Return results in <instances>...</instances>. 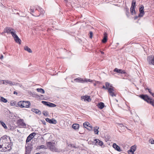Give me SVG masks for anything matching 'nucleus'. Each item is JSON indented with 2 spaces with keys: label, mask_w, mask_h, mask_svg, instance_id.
I'll list each match as a JSON object with an SVG mask.
<instances>
[{
  "label": "nucleus",
  "mask_w": 154,
  "mask_h": 154,
  "mask_svg": "<svg viewBox=\"0 0 154 154\" xmlns=\"http://www.w3.org/2000/svg\"><path fill=\"white\" fill-rule=\"evenodd\" d=\"M12 143L9 137L7 135L2 136L0 139V151L6 152L10 150Z\"/></svg>",
  "instance_id": "obj_1"
},
{
  "label": "nucleus",
  "mask_w": 154,
  "mask_h": 154,
  "mask_svg": "<svg viewBox=\"0 0 154 154\" xmlns=\"http://www.w3.org/2000/svg\"><path fill=\"white\" fill-rule=\"evenodd\" d=\"M139 97L154 107V100L149 98L147 95H140Z\"/></svg>",
  "instance_id": "obj_2"
},
{
  "label": "nucleus",
  "mask_w": 154,
  "mask_h": 154,
  "mask_svg": "<svg viewBox=\"0 0 154 154\" xmlns=\"http://www.w3.org/2000/svg\"><path fill=\"white\" fill-rule=\"evenodd\" d=\"M17 105L22 108H29L31 104L29 101H20L18 103Z\"/></svg>",
  "instance_id": "obj_3"
},
{
  "label": "nucleus",
  "mask_w": 154,
  "mask_h": 154,
  "mask_svg": "<svg viewBox=\"0 0 154 154\" xmlns=\"http://www.w3.org/2000/svg\"><path fill=\"white\" fill-rule=\"evenodd\" d=\"M47 146L48 148L51 151L57 152L58 149L56 147L55 143L51 142H49L46 143Z\"/></svg>",
  "instance_id": "obj_4"
},
{
  "label": "nucleus",
  "mask_w": 154,
  "mask_h": 154,
  "mask_svg": "<svg viewBox=\"0 0 154 154\" xmlns=\"http://www.w3.org/2000/svg\"><path fill=\"white\" fill-rule=\"evenodd\" d=\"M35 13L34 14H32V15L35 17H38L41 14H43L45 13V11L42 8L37 6L36 7L35 11Z\"/></svg>",
  "instance_id": "obj_5"
},
{
  "label": "nucleus",
  "mask_w": 154,
  "mask_h": 154,
  "mask_svg": "<svg viewBox=\"0 0 154 154\" xmlns=\"http://www.w3.org/2000/svg\"><path fill=\"white\" fill-rule=\"evenodd\" d=\"M108 92L110 96L113 97H116L117 92L116 90L114 87L110 85L109 88H108Z\"/></svg>",
  "instance_id": "obj_6"
},
{
  "label": "nucleus",
  "mask_w": 154,
  "mask_h": 154,
  "mask_svg": "<svg viewBox=\"0 0 154 154\" xmlns=\"http://www.w3.org/2000/svg\"><path fill=\"white\" fill-rule=\"evenodd\" d=\"M17 124L20 128H25L26 127V125L22 119L18 120L17 121Z\"/></svg>",
  "instance_id": "obj_7"
},
{
  "label": "nucleus",
  "mask_w": 154,
  "mask_h": 154,
  "mask_svg": "<svg viewBox=\"0 0 154 154\" xmlns=\"http://www.w3.org/2000/svg\"><path fill=\"white\" fill-rule=\"evenodd\" d=\"M83 125L85 128L90 131L92 129L93 127L88 122H85L83 123Z\"/></svg>",
  "instance_id": "obj_8"
},
{
  "label": "nucleus",
  "mask_w": 154,
  "mask_h": 154,
  "mask_svg": "<svg viewBox=\"0 0 154 154\" xmlns=\"http://www.w3.org/2000/svg\"><path fill=\"white\" fill-rule=\"evenodd\" d=\"M147 60L150 64L154 65V56H149L147 58Z\"/></svg>",
  "instance_id": "obj_9"
},
{
  "label": "nucleus",
  "mask_w": 154,
  "mask_h": 154,
  "mask_svg": "<svg viewBox=\"0 0 154 154\" xmlns=\"http://www.w3.org/2000/svg\"><path fill=\"white\" fill-rule=\"evenodd\" d=\"M42 103L44 105L48 106L49 107H54L56 106V105L55 104L49 102H47L45 101H42Z\"/></svg>",
  "instance_id": "obj_10"
},
{
  "label": "nucleus",
  "mask_w": 154,
  "mask_h": 154,
  "mask_svg": "<svg viewBox=\"0 0 154 154\" xmlns=\"http://www.w3.org/2000/svg\"><path fill=\"white\" fill-rule=\"evenodd\" d=\"M36 133L35 132H33L29 135L27 137V139L26 140V143H28L34 137Z\"/></svg>",
  "instance_id": "obj_11"
},
{
  "label": "nucleus",
  "mask_w": 154,
  "mask_h": 154,
  "mask_svg": "<svg viewBox=\"0 0 154 154\" xmlns=\"http://www.w3.org/2000/svg\"><path fill=\"white\" fill-rule=\"evenodd\" d=\"M144 7L143 5H141L140 7L139 11L140 13L139 15V16L140 17H143L144 14V12L143 11Z\"/></svg>",
  "instance_id": "obj_12"
},
{
  "label": "nucleus",
  "mask_w": 154,
  "mask_h": 154,
  "mask_svg": "<svg viewBox=\"0 0 154 154\" xmlns=\"http://www.w3.org/2000/svg\"><path fill=\"white\" fill-rule=\"evenodd\" d=\"M114 72H116L118 73L121 74H125L126 72L124 70H122V69H119L117 68H116L113 70Z\"/></svg>",
  "instance_id": "obj_13"
},
{
  "label": "nucleus",
  "mask_w": 154,
  "mask_h": 154,
  "mask_svg": "<svg viewBox=\"0 0 154 154\" xmlns=\"http://www.w3.org/2000/svg\"><path fill=\"white\" fill-rule=\"evenodd\" d=\"M94 141L95 142L96 145H97L102 146L103 145V142L98 139H94Z\"/></svg>",
  "instance_id": "obj_14"
},
{
  "label": "nucleus",
  "mask_w": 154,
  "mask_h": 154,
  "mask_svg": "<svg viewBox=\"0 0 154 154\" xmlns=\"http://www.w3.org/2000/svg\"><path fill=\"white\" fill-rule=\"evenodd\" d=\"M45 120L46 122L51 124H56L57 122L56 120L54 119H50L47 118L45 119Z\"/></svg>",
  "instance_id": "obj_15"
},
{
  "label": "nucleus",
  "mask_w": 154,
  "mask_h": 154,
  "mask_svg": "<svg viewBox=\"0 0 154 154\" xmlns=\"http://www.w3.org/2000/svg\"><path fill=\"white\" fill-rule=\"evenodd\" d=\"M13 29L11 27H6L4 29V32L7 33L8 34H10Z\"/></svg>",
  "instance_id": "obj_16"
},
{
  "label": "nucleus",
  "mask_w": 154,
  "mask_h": 154,
  "mask_svg": "<svg viewBox=\"0 0 154 154\" xmlns=\"http://www.w3.org/2000/svg\"><path fill=\"white\" fill-rule=\"evenodd\" d=\"M81 98L82 99H84L85 101H87L88 102H90L91 100L90 97L88 96H82L81 97Z\"/></svg>",
  "instance_id": "obj_17"
},
{
  "label": "nucleus",
  "mask_w": 154,
  "mask_h": 154,
  "mask_svg": "<svg viewBox=\"0 0 154 154\" xmlns=\"http://www.w3.org/2000/svg\"><path fill=\"white\" fill-rule=\"evenodd\" d=\"M112 146L115 149L119 152L122 151V150L120 149V147L117 145L116 143H114L113 144Z\"/></svg>",
  "instance_id": "obj_18"
},
{
  "label": "nucleus",
  "mask_w": 154,
  "mask_h": 154,
  "mask_svg": "<svg viewBox=\"0 0 154 154\" xmlns=\"http://www.w3.org/2000/svg\"><path fill=\"white\" fill-rule=\"evenodd\" d=\"M74 81L77 82L83 83L84 82V79H82L81 78L79 77L74 79Z\"/></svg>",
  "instance_id": "obj_19"
},
{
  "label": "nucleus",
  "mask_w": 154,
  "mask_h": 154,
  "mask_svg": "<svg viewBox=\"0 0 154 154\" xmlns=\"http://www.w3.org/2000/svg\"><path fill=\"white\" fill-rule=\"evenodd\" d=\"M14 39L15 41L16 42V43H18L19 44H21V40L18 37L17 35L15 37H14Z\"/></svg>",
  "instance_id": "obj_20"
},
{
  "label": "nucleus",
  "mask_w": 154,
  "mask_h": 154,
  "mask_svg": "<svg viewBox=\"0 0 154 154\" xmlns=\"http://www.w3.org/2000/svg\"><path fill=\"white\" fill-rule=\"evenodd\" d=\"M97 106L100 109H102L105 106L103 103L100 102L98 104Z\"/></svg>",
  "instance_id": "obj_21"
},
{
  "label": "nucleus",
  "mask_w": 154,
  "mask_h": 154,
  "mask_svg": "<svg viewBox=\"0 0 154 154\" xmlns=\"http://www.w3.org/2000/svg\"><path fill=\"white\" fill-rule=\"evenodd\" d=\"M107 34L106 33H105L104 34L103 38L102 40L103 43H105L107 42Z\"/></svg>",
  "instance_id": "obj_22"
},
{
  "label": "nucleus",
  "mask_w": 154,
  "mask_h": 154,
  "mask_svg": "<svg viewBox=\"0 0 154 154\" xmlns=\"http://www.w3.org/2000/svg\"><path fill=\"white\" fill-rule=\"evenodd\" d=\"M72 128L75 130H78L79 127V124H74L72 125Z\"/></svg>",
  "instance_id": "obj_23"
},
{
  "label": "nucleus",
  "mask_w": 154,
  "mask_h": 154,
  "mask_svg": "<svg viewBox=\"0 0 154 154\" xmlns=\"http://www.w3.org/2000/svg\"><path fill=\"white\" fill-rule=\"evenodd\" d=\"M110 85H111L110 84V83L108 82H106L105 83L106 86H103L102 87V88L105 89H107L108 90V88H109Z\"/></svg>",
  "instance_id": "obj_24"
},
{
  "label": "nucleus",
  "mask_w": 154,
  "mask_h": 154,
  "mask_svg": "<svg viewBox=\"0 0 154 154\" xmlns=\"http://www.w3.org/2000/svg\"><path fill=\"white\" fill-rule=\"evenodd\" d=\"M3 84L6 83L9 84L10 85H13V82L11 81H8V80H3Z\"/></svg>",
  "instance_id": "obj_25"
},
{
  "label": "nucleus",
  "mask_w": 154,
  "mask_h": 154,
  "mask_svg": "<svg viewBox=\"0 0 154 154\" xmlns=\"http://www.w3.org/2000/svg\"><path fill=\"white\" fill-rule=\"evenodd\" d=\"M32 111L33 112L38 114H40L41 113V112L38 109H32Z\"/></svg>",
  "instance_id": "obj_26"
},
{
  "label": "nucleus",
  "mask_w": 154,
  "mask_h": 154,
  "mask_svg": "<svg viewBox=\"0 0 154 154\" xmlns=\"http://www.w3.org/2000/svg\"><path fill=\"white\" fill-rule=\"evenodd\" d=\"M99 127L97 126H95L94 127V131L95 134H98V129H99Z\"/></svg>",
  "instance_id": "obj_27"
},
{
  "label": "nucleus",
  "mask_w": 154,
  "mask_h": 154,
  "mask_svg": "<svg viewBox=\"0 0 154 154\" xmlns=\"http://www.w3.org/2000/svg\"><path fill=\"white\" fill-rule=\"evenodd\" d=\"M24 48L25 51H27L29 53H32V51L31 50L30 48H29L27 46H25L24 47Z\"/></svg>",
  "instance_id": "obj_28"
},
{
  "label": "nucleus",
  "mask_w": 154,
  "mask_h": 154,
  "mask_svg": "<svg viewBox=\"0 0 154 154\" xmlns=\"http://www.w3.org/2000/svg\"><path fill=\"white\" fill-rule=\"evenodd\" d=\"M0 101L4 103H7L8 101L7 100L2 97L0 96Z\"/></svg>",
  "instance_id": "obj_29"
},
{
  "label": "nucleus",
  "mask_w": 154,
  "mask_h": 154,
  "mask_svg": "<svg viewBox=\"0 0 154 154\" xmlns=\"http://www.w3.org/2000/svg\"><path fill=\"white\" fill-rule=\"evenodd\" d=\"M16 31L14 29H13V30L12 31L10 34H11L13 38L16 36L17 35L15 33Z\"/></svg>",
  "instance_id": "obj_30"
},
{
  "label": "nucleus",
  "mask_w": 154,
  "mask_h": 154,
  "mask_svg": "<svg viewBox=\"0 0 154 154\" xmlns=\"http://www.w3.org/2000/svg\"><path fill=\"white\" fill-rule=\"evenodd\" d=\"M16 31L14 29H13V30L12 31L10 34H11L13 38L16 36L17 35L15 33Z\"/></svg>",
  "instance_id": "obj_31"
},
{
  "label": "nucleus",
  "mask_w": 154,
  "mask_h": 154,
  "mask_svg": "<svg viewBox=\"0 0 154 154\" xmlns=\"http://www.w3.org/2000/svg\"><path fill=\"white\" fill-rule=\"evenodd\" d=\"M10 104L11 106H16L17 105V102L15 101H12L11 102Z\"/></svg>",
  "instance_id": "obj_32"
},
{
  "label": "nucleus",
  "mask_w": 154,
  "mask_h": 154,
  "mask_svg": "<svg viewBox=\"0 0 154 154\" xmlns=\"http://www.w3.org/2000/svg\"><path fill=\"white\" fill-rule=\"evenodd\" d=\"M36 90L38 92H40L42 94H44L45 93V91L42 88H37Z\"/></svg>",
  "instance_id": "obj_33"
},
{
  "label": "nucleus",
  "mask_w": 154,
  "mask_h": 154,
  "mask_svg": "<svg viewBox=\"0 0 154 154\" xmlns=\"http://www.w3.org/2000/svg\"><path fill=\"white\" fill-rule=\"evenodd\" d=\"M94 81L95 82H96V81H95L94 80H91L90 79H85L84 81V82H93Z\"/></svg>",
  "instance_id": "obj_34"
},
{
  "label": "nucleus",
  "mask_w": 154,
  "mask_h": 154,
  "mask_svg": "<svg viewBox=\"0 0 154 154\" xmlns=\"http://www.w3.org/2000/svg\"><path fill=\"white\" fill-rule=\"evenodd\" d=\"M135 8H134L133 7H131L130 8V11L131 14L135 13Z\"/></svg>",
  "instance_id": "obj_35"
},
{
  "label": "nucleus",
  "mask_w": 154,
  "mask_h": 154,
  "mask_svg": "<svg viewBox=\"0 0 154 154\" xmlns=\"http://www.w3.org/2000/svg\"><path fill=\"white\" fill-rule=\"evenodd\" d=\"M119 125L122 129H125V128H127L128 130H130V129H128L126 126H124L122 124H120Z\"/></svg>",
  "instance_id": "obj_36"
},
{
  "label": "nucleus",
  "mask_w": 154,
  "mask_h": 154,
  "mask_svg": "<svg viewBox=\"0 0 154 154\" xmlns=\"http://www.w3.org/2000/svg\"><path fill=\"white\" fill-rule=\"evenodd\" d=\"M136 1L135 0H133L131 4V7H133L134 8L135 7V4H136Z\"/></svg>",
  "instance_id": "obj_37"
},
{
  "label": "nucleus",
  "mask_w": 154,
  "mask_h": 154,
  "mask_svg": "<svg viewBox=\"0 0 154 154\" xmlns=\"http://www.w3.org/2000/svg\"><path fill=\"white\" fill-rule=\"evenodd\" d=\"M0 122L1 123V124H2V125L4 127V128L5 129H7V126H6V125L3 122H1V121H0Z\"/></svg>",
  "instance_id": "obj_38"
},
{
  "label": "nucleus",
  "mask_w": 154,
  "mask_h": 154,
  "mask_svg": "<svg viewBox=\"0 0 154 154\" xmlns=\"http://www.w3.org/2000/svg\"><path fill=\"white\" fill-rule=\"evenodd\" d=\"M130 149L134 152L136 149V147L134 145L132 146L131 147Z\"/></svg>",
  "instance_id": "obj_39"
},
{
  "label": "nucleus",
  "mask_w": 154,
  "mask_h": 154,
  "mask_svg": "<svg viewBox=\"0 0 154 154\" xmlns=\"http://www.w3.org/2000/svg\"><path fill=\"white\" fill-rule=\"evenodd\" d=\"M45 148V146L44 145H41L37 146V149H43Z\"/></svg>",
  "instance_id": "obj_40"
},
{
  "label": "nucleus",
  "mask_w": 154,
  "mask_h": 154,
  "mask_svg": "<svg viewBox=\"0 0 154 154\" xmlns=\"http://www.w3.org/2000/svg\"><path fill=\"white\" fill-rule=\"evenodd\" d=\"M34 6H31L30 7V10L31 12H34Z\"/></svg>",
  "instance_id": "obj_41"
},
{
  "label": "nucleus",
  "mask_w": 154,
  "mask_h": 154,
  "mask_svg": "<svg viewBox=\"0 0 154 154\" xmlns=\"http://www.w3.org/2000/svg\"><path fill=\"white\" fill-rule=\"evenodd\" d=\"M134 151L130 149L128 151V152L129 154H134Z\"/></svg>",
  "instance_id": "obj_42"
},
{
  "label": "nucleus",
  "mask_w": 154,
  "mask_h": 154,
  "mask_svg": "<svg viewBox=\"0 0 154 154\" xmlns=\"http://www.w3.org/2000/svg\"><path fill=\"white\" fill-rule=\"evenodd\" d=\"M149 142L151 144H153L154 143V140L152 139H150L149 140Z\"/></svg>",
  "instance_id": "obj_43"
},
{
  "label": "nucleus",
  "mask_w": 154,
  "mask_h": 154,
  "mask_svg": "<svg viewBox=\"0 0 154 154\" xmlns=\"http://www.w3.org/2000/svg\"><path fill=\"white\" fill-rule=\"evenodd\" d=\"M147 89L148 90L149 92L151 94L152 93V91L151 89H149L148 88H147Z\"/></svg>",
  "instance_id": "obj_44"
},
{
  "label": "nucleus",
  "mask_w": 154,
  "mask_h": 154,
  "mask_svg": "<svg viewBox=\"0 0 154 154\" xmlns=\"http://www.w3.org/2000/svg\"><path fill=\"white\" fill-rule=\"evenodd\" d=\"M90 38H92V32H90Z\"/></svg>",
  "instance_id": "obj_45"
},
{
  "label": "nucleus",
  "mask_w": 154,
  "mask_h": 154,
  "mask_svg": "<svg viewBox=\"0 0 154 154\" xmlns=\"http://www.w3.org/2000/svg\"><path fill=\"white\" fill-rule=\"evenodd\" d=\"M13 94H16L17 95V93L16 91H14V92Z\"/></svg>",
  "instance_id": "obj_46"
},
{
  "label": "nucleus",
  "mask_w": 154,
  "mask_h": 154,
  "mask_svg": "<svg viewBox=\"0 0 154 154\" xmlns=\"http://www.w3.org/2000/svg\"><path fill=\"white\" fill-rule=\"evenodd\" d=\"M151 94L152 95L153 97H154V93H153L152 92V93H151Z\"/></svg>",
  "instance_id": "obj_47"
},
{
  "label": "nucleus",
  "mask_w": 154,
  "mask_h": 154,
  "mask_svg": "<svg viewBox=\"0 0 154 154\" xmlns=\"http://www.w3.org/2000/svg\"><path fill=\"white\" fill-rule=\"evenodd\" d=\"M101 53L102 54H104V52L103 51H101Z\"/></svg>",
  "instance_id": "obj_48"
},
{
  "label": "nucleus",
  "mask_w": 154,
  "mask_h": 154,
  "mask_svg": "<svg viewBox=\"0 0 154 154\" xmlns=\"http://www.w3.org/2000/svg\"><path fill=\"white\" fill-rule=\"evenodd\" d=\"M3 58V56L2 55V56H1V59H2Z\"/></svg>",
  "instance_id": "obj_49"
},
{
  "label": "nucleus",
  "mask_w": 154,
  "mask_h": 154,
  "mask_svg": "<svg viewBox=\"0 0 154 154\" xmlns=\"http://www.w3.org/2000/svg\"><path fill=\"white\" fill-rule=\"evenodd\" d=\"M94 86H96V84L95 83H94Z\"/></svg>",
  "instance_id": "obj_50"
},
{
  "label": "nucleus",
  "mask_w": 154,
  "mask_h": 154,
  "mask_svg": "<svg viewBox=\"0 0 154 154\" xmlns=\"http://www.w3.org/2000/svg\"><path fill=\"white\" fill-rule=\"evenodd\" d=\"M35 154H40L39 153H36Z\"/></svg>",
  "instance_id": "obj_51"
}]
</instances>
